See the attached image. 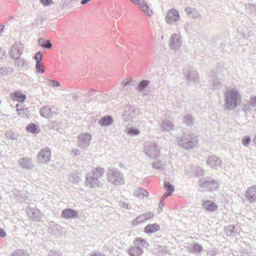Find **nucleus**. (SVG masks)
Instances as JSON below:
<instances>
[{"label":"nucleus","mask_w":256,"mask_h":256,"mask_svg":"<svg viewBox=\"0 0 256 256\" xmlns=\"http://www.w3.org/2000/svg\"><path fill=\"white\" fill-rule=\"evenodd\" d=\"M226 104L228 108H234L240 103V98L237 90L230 88L225 94Z\"/></svg>","instance_id":"1"},{"label":"nucleus","mask_w":256,"mask_h":256,"mask_svg":"<svg viewBox=\"0 0 256 256\" xmlns=\"http://www.w3.org/2000/svg\"><path fill=\"white\" fill-rule=\"evenodd\" d=\"M180 18L178 12L174 9L170 10L166 13L165 20L167 23L172 24Z\"/></svg>","instance_id":"2"},{"label":"nucleus","mask_w":256,"mask_h":256,"mask_svg":"<svg viewBox=\"0 0 256 256\" xmlns=\"http://www.w3.org/2000/svg\"><path fill=\"white\" fill-rule=\"evenodd\" d=\"M181 44L180 36L178 34H173L169 41L170 47L172 50H177L180 47Z\"/></svg>","instance_id":"3"},{"label":"nucleus","mask_w":256,"mask_h":256,"mask_svg":"<svg viewBox=\"0 0 256 256\" xmlns=\"http://www.w3.org/2000/svg\"><path fill=\"white\" fill-rule=\"evenodd\" d=\"M24 50V46L22 44H16L13 45L11 50V56L14 59L20 58Z\"/></svg>","instance_id":"4"},{"label":"nucleus","mask_w":256,"mask_h":256,"mask_svg":"<svg viewBox=\"0 0 256 256\" xmlns=\"http://www.w3.org/2000/svg\"><path fill=\"white\" fill-rule=\"evenodd\" d=\"M51 153L50 150L46 148L42 150L38 154V158L44 162H48L50 160Z\"/></svg>","instance_id":"5"},{"label":"nucleus","mask_w":256,"mask_h":256,"mask_svg":"<svg viewBox=\"0 0 256 256\" xmlns=\"http://www.w3.org/2000/svg\"><path fill=\"white\" fill-rule=\"evenodd\" d=\"M140 9L144 12V14L150 17L153 14L152 10L148 6V4L144 0L142 2V4L140 6Z\"/></svg>","instance_id":"6"},{"label":"nucleus","mask_w":256,"mask_h":256,"mask_svg":"<svg viewBox=\"0 0 256 256\" xmlns=\"http://www.w3.org/2000/svg\"><path fill=\"white\" fill-rule=\"evenodd\" d=\"M11 98L14 101L22 102L26 99V96L20 91H17L11 94Z\"/></svg>","instance_id":"7"},{"label":"nucleus","mask_w":256,"mask_h":256,"mask_svg":"<svg viewBox=\"0 0 256 256\" xmlns=\"http://www.w3.org/2000/svg\"><path fill=\"white\" fill-rule=\"evenodd\" d=\"M62 216L66 218H72L76 217L77 212L74 210L66 208L62 212Z\"/></svg>","instance_id":"8"},{"label":"nucleus","mask_w":256,"mask_h":256,"mask_svg":"<svg viewBox=\"0 0 256 256\" xmlns=\"http://www.w3.org/2000/svg\"><path fill=\"white\" fill-rule=\"evenodd\" d=\"M204 208L208 211H214L217 208V206L214 202L210 200H205L203 202Z\"/></svg>","instance_id":"9"},{"label":"nucleus","mask_w":256,"mask_h":256,"mask_svg":"<svg viewBox=\"0 0 256 256\" xmlns=\"http://www.w3.org/2000/svg\"><path fill=\"white\" fill-rule=\"evenodd\" d=\"M246 198L250 200H254L256 198V186H252L248 188L246 193Z\"/></svg>","instance_id":"10"},{"label":"nucleus","mask_w":256,"mask_h":256,"mask_svg":"<svg viewBox=\"0 0 256 256\" xmlns=\"http://www.w3.org/2000/svg\"><path fill=\"white\" fill-rule=\"evenodd\" d=\"M160 229V226L156 224H148L144 228V232L146 233H152Z\"/></svg>","instance_id":"11"},{"label":"nucleus","mask_w":256,"mask_h":256,"mask_svg":"<svg viewBox=\"0 0 256 256\" xmlns=\"http://www.w3.org/2000/svg\"><path fill=\"white\" fill-rule=\"evenodd\" d=\"M142 252V250L138 248H132L129 250V254L132 256H140Z\"/></svg>","instance_id":"12"},{"label":"nucleus","mask_w":256,"mask_h":256,"mask_svg":"<svg viewBox=\"0 0 256 256\" xmlns=\"http://www.w3.org/2000/svg\"><path fill=\"white\" fill-rule=\"evenodd\" d=\"M26 130L33 134L38 132V126L34 124H30L27 126Z\"/></svg>","instance_id":"13"},{"label":"nucleus","mask_w":256,"mask_h":256,"mask_svg":"<svg viewBox=\"0 0 256 256\" xmlns=\"http://www.w3.org/2000/svg\"><path fill=\"white\" fill-rule=\"evenodd\" d=\"M40 114L46 118H50L52 115L50 108L47 107L42 108L40 110Z\"/></svg>","instance_id":"14"},{"label":"nucleus","mask_w":256,"mask_h":256,"mask_svg":"<svg viewBox=\"0 0 256 256\" xmlns=\"http://www.w3.org/2000/svg\"><path fill=\"white\" fill-rule=\"evenodd\" d=\"M112 122L110 117L104 118L101 119L100 121V124L102 126H105L109 124Z\"/></svg>","instance_id":"15"},{"label":"nucleus","mask_w":256,"mask_h":256,"mask_svg":"<svg viewBox=\"0 0 256 256\" xmlns=\"http://www.w3.org/2000/svg\"><path fill=\"white\" fill-rule=\"evenodd\" d=\"M164 188L166 190L167 192H169L170 194L174 190V186L170 185L168 182H164Z\"/></svg>","instance_id":"16"},{"label":"nucleus","mask_w":256,"mask_h":256,"mask_svg":"<svg viewBox=\"0 0 256 256\" xmlns=\"http://www.w3.org/2000/svg\"><path fill=\"white\" fill-rule=\"evenodd\" d=\"M36 68L41 73H43L44 71V66L41 62H36Z\"/></svg>","instance_id":"17"},{"label":"nucleus","mask_w":256,"mask_h":256,"mask_svg":"<svg viewBox=\"0 0 256 256\" xmlns=\"http://www.w3.org/2000/svg\"><path fill=\"white\" fill-rule=\"evenodd\" d=\"M48 84L52 86L58 87L60 86L59 82L54 80H49L48 82Z\"/></svg>","instance_id":"18"},{"label":"nucleus","mask_w":256,"mask_h":256,"mask_svg":"<svg viewBox=\"0 0 256 256\" xmlns=\"http://www.w3.org/2000/svg\"><path fill=\"white\" fill-rule=\"evenodd\" d=\"M42 58V54L40 52H38L34 56L36 62H40Z\"/></svg>","instance_id":"19"},{"label":"nucleus","mask_w":256,"mask_h":256,"mask_svg":"<svg viewBox=\"0 0 256 256\" xmlns=\"http://www.w3.org/2000/svg\"><path fill=\"white\" fill-rule=\"evenodd\" d=\"M250 142V138L248 136L244 137L242 140V143L244 146H247Z\"/></svg>","instance_id":"20"},{"label":"nucleus","mask_w":256,"mask_h":256,"mask_svg":"<svg viewBox=\"0 0 256 256\" xmlns=\"http://www.w3.org/2000/svg\"><path fill=\"white\" fill-rule=\"evenodd\" d=\"M148 82L147 80H142V81L140 84L139 86L141 88H144L148 84Z\"/></svg>","instance_id":"21"},{"label":"nucleus","mask_w":256,"mask_h":256,"mask_svg":"<svg viewBox=\"0 0 256 256\" xmlns=\"http://www.w3.org/2000/svg\"><path fill=\"white\" fill-rule=\"evenodd\" d=\"M40 2L44 6H48L52 3V0H40Z\"/></svg>","instance_id":"22"},{"label":"nucleus","mask_w":256,"mask_h":256,"mask_svg":"<svg viewBox=\"0 0 256 256\" xmlns=\"http://www.w3.org/2000/svg\"><path fill=\"white\" fill-rule=\"evenodd\" d=\"M250 104L254 106H256V96H252L250 98Z\"/></svg>","instance_id":"23"},{"label":"nucleus","mask_w":256,"mask_h":256,"mask_svg":"<svg viewBox=\"0 0 256 256\" xmlns=\"http://www.w3.org/2000/svg\"><path fill=\"white\" fill-rule=\"evenodd\" d=\"M128 132L134 135L138 134L139 133L138 130H136V129H132V128H130L128 130Z\"/></svg>","instance_id":"24"},{"label":"nucleus","mask_w":256,"mask_h":256,"mask_svg":"<svg viewBox=\"0 0 256 256\" xmlns=\"http://www.w3.org/2000/svg\"><path fill=\"white\" fill-rule=\"evenodd\" d=\"M132 3L134 4L140 5V6L142 4V0H130Z\"/></svg>","instance_id":"25"},{"label":"nucleus","mask_w":256,"mask_h":256,"mask_svg":"<svg viewBox=\"0 0 256 256\" xmlns=\"http://www.w3.org/2000/svg\"><path fill=\"white\" fill-rule=\"evenodd\" d=\"M6 236V232L4 230L0 228V236L4 238Z\"/></svg>","instance_id":"26"},{"label":"nucleus","mask_w":256,"mask_h":256,"mask_svg":"<svg viewBox=\"0 0 256 256\" xmlns=\"http://www.w3.org/2000/svg\"><path fill=\"white\" fill-rule=\"evenodd\" d=\"M46 48H50L52 47V44L50 42H47L46 44L44 45Z\"/></svg>","instance_id":"27"},{"label":"nucleus","mask_w":256,"mask_h":256,"mask_svg":"<svg viewBox=\"0 0 256 256\" xmlns=\"http://www.w3.org/2000/svg\"><path fill=\"white\" fill-rule=\"evenodd\" d=\"M170 194V193L166 192V193H164L163 194V196H162V198H164V199L166 198Z\"/></svg>","instance_id":"28"},{"label":"nucleus","mask_w":256,"mask_h":256,"mask_svg":"<svg viewBox=\"0 0 256 256\" xmlns=\"http://www.w3.org/2000/svg\"><path fill=\"white\" fill-rule=\"evenodd\" d=\"M20 106V105H19L18 104H17L16 105V110H17V112H18V114H20V109L18 108V106Z\"/></svg>","instance_id":"29"},{"label":"nucleus","mask_w":256,"mask_h":256,"mask_svg":"<svg viewBox=\"0 0 256 256\" xmlns=\"http://www.w3.org/2000/svg\"><path fill=\"white\" fill-rule=\"evenodd\" d=\"M90 0H82L81 2L82 4H86L88 2L90 1Z\"/></svg>","instance_id":"30"},{"label":"nucleus","mask_w":256,"mask_h":256,"mask_svg":"<svg viewBox=\"0 0 256 256\" xmlns=\"http://www.w3.org/2000/svg\"><path fill=\"white\" fill-rule=\"evenodd\" d=\"M137 242H144V240L142 238H138L136 240Z\"/></svg>","instance_id":"31"},{"label":"nucleus","mask_w":256,"mask_h":256,"mask_svg":"<svg viewBox=\"0 0 256 256\" xmlns=\"http://www.w3.org/2000/svg\"><path fill=\"white\" fill-rule=\"evenodd\" d=\"M186 11L188 12V13H190L191 12V8H187L186 9Z\"/></svg>","instance_id":"32"}]
</instances>
